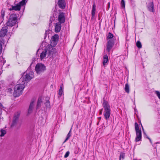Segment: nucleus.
<instances>
[{
  "label": "nucleus",
  "mask_w": 160,
  "mask_h": 160,
  "mask_svg": "<svg viewBox=\"0 0 160 160\" xmlns=\"http://www.w3.org/2000/svg\"><path fill=\"white\" fill-rule=\"evenodd\" d=\"M30 68H28L27 70L24 72L23 75L19 80V82L21 81L22 83L25 82V81L27 82L33 78V72L32 71H30Z\"/></svg>",
  "instance_id": "obj_1"
},
{
  "label": "nucleus",
  "mask_w": 160,
  "mask_h": 160,
  "mask_svg": "<svg viewBox=\"0 0 160 160\" xmlns=\"http://www.w3.org/2000/svg\"><path fill=\"white\" fill-rule=\"evenodd\" d=\"M17 19V15L14 13L10 15L8 21L5 25L12 30L14 28H12V27L16 24Z\"/></svg>",
  "instance_id": "obj_2"
},
{
  "label": "nucleus",
  "mask_w": 160,
  "mask_h": 160,
  "mask_svg": "<svg viewBox=\"0 0 160 160\" xmlns=\"http://www.w3.org/2000/svg\"><path fill=\"white\" fill-rule=\"evenodd\" d=\"M25 82L20 83L16 85L14 88V92L13 96L15 97H19L22 94L23 89H24Z\"/></svg>",
  "instance_id": "obj_3"
},
{
  "label": "nucleus",
  "mask_w": 160,
  "mask_h": 160,
  "mask_svg": "<svg viewBox=\"0 0 160 160\" xmlns=\"http://www.w3.org/2000/svg\"><path fill=\"white\" fill-rule=\"evenodd\" d=\"M102 106L104 109L103 113L104 117L106 120L109 118L111 114V109L108 102L103 99Z\"/></svg>",
  "instance_id": "obj_4"
},
{
  "label": "nucleus",
  "mask_w": 160,
  "mask_h": 160,
  "mask_svg": "<svg viewBox=\"0 0 160 160\" xmlns=\"http://www.w3.org/2000/svg\"><path fill=\"white\" fill-rule=\"evenodd\" d=\"M20 114L21 112L20 111H18L14 113L11 125V128H12L17 125L19 121Z\"/></svg>",
  "instance_id": "obj_5"
},
{
  "label": "nucleus",
  "mask_w": 160,
  "mask_h": 160,
  "mask_svg": "<svg viewBox=\"0 0 160 160\" xmlns=\"http://www.w3.org/2000/svg\"><path fill=\"white\" fill-rule=\"evenodd\" d=\"M10 29H11L9 28L5 24L2 28L0 31V38H1L2 43H4V40L2 38L6 35L8 31H11Z\"/></svg>",
  "instance_id": "obj_6"
},
{
  "label": "nucleus",
  "mask_w": 160,
  "mask_h": 160,
  "mask_svg": "<svg viewBox=\"0 0 160 160\" xmlns=\"http://www.w3.org/2000/svg\"><path fill=\"white\" fill-rule=\"evenodd\" d=\"M135 128L136 132V137L135 138L136 142H138L141 140L142 138V132L141 129H139L138 124L135 122Z\"/></svg>",
  "instance_id": "obj_7"
},
{
  "label": "nucleus",
  "mask_w": 160,
  "mask_h": 160,
  "mask_svg": "<svg viewBox=\"0 0 160 160\" xmlns=\"http://www.w3.org/2000/svg\"><path fill=\"white\" fill-rule=\"evenodd\" d=\"M35 71L38 74L43 72L46 70V67L41 63H38L35 66Z\"/></svg>",
  "instance_id": "obj_8"
},
{
  "label": "nucleus",
  "mask_w": 160,
  "mask_h": 160,
  "mask_svg": "<svg viewBox=\"0 0 160 160\" xmlns=\"http://www.w3.org/2000/svg\"><path fill=\"white\" fill-rule=\"evenodd\" d=\"M51 44L50 45H48L47 47L46 50H47L48 56L53 55L54 53L55 52L56 49Z\"/></svg>",
  "instance_id": "obj_9"
},
{
  "label": "nucleus",
  "mask_w": 160,
  "mask_h": 160,
  "mask_svg": "<svg viewBox=\"0 0 160 160\" xmlns=\"http://www.w3.org/2000/svg\"><path fill=\"white\" fill-rule=\"evenodd\" d=\"M114 40L113 39H109L108 40L107 44V50L108 52H109L111 49L114 46Z\"/></svg>",
  "instance_id": "obj_10"
},
{
  "label": "nucleus",
  "mask_w": 160,
  "mask_h": 160,
  "mask_svg": "<svg viewBox=\"0 0 160 160\" xmlns=\"http://www.w3.org/2000/svg\"><path fill=\"white\" fill-rule=\"evenodd\" d=\"M59 39V36L58 34H55L53 36L51 41L52 45L53 46H55L57 44L58 42Z\"/></svg>",
  "instance_id": "obj_11"
},
{
  "label": "nucleus",
  "mask_w": 160,
  "mask_h": 160,
  "mask_svg": "<svg viewBox=\"0 0 160 160\" xmlns=\"http://www.w3.org/2000/svg\"><path fill=\"white\" fill-rule=\"evenodd\" d=\"M58 20L60 23L61 24L64 22L65 18L64 13L60 12L59 13L58 18Z\"/></svg>",
  "instance_id": "obj_12"
},
{
  "label": "nucleus",
  "mask_w": 160,
  "mask_h": 160,
  "mask_svg": "<svg viewBox=\"0 0 160 160\" xmlns=\"http://www.w3.org/2000/svg\"><path fill=\"white\" fill-rule=\"evenodd\" d=\"M35 101V99L34 98H32L31 100L28 109V114H30L32 112L33 107L34 106V102Z\"/></svg>",
  "instance_id": "obj_13"
},
{
  "label": "nucleus",
  "mask_w": 160,
  "mask_h": 160,
  "mask_svg": "<svg viewBox=\"0 0 160 160\" xmlns=\"http://www.w3.org/2000/svg\"><path fill=\"white\" fill-rule=\"evenodd\" d=\"M58 4L59 7L62 9H64L66 6L65 0H58Z\"/></svg>",
  "instance_id": "obj_14"
},
{
  "label": "nucleus",
  "mask_w": 160,
  "mask_h": 160,
  "mask_svg": "<svg viewBox=\"0 0 160 160\" xmlns=\"http://www.w3.org/2000/svg\"><path fill=\"white\" fill-rule=\"evenodd\" d=\"M147 8L149 11L152 12H155L154 6L153 2H150L148 4Z\"/></svg>",
  "instance_id": "obj_15"
},
{
  "label": "nucleus",
  "mask_w": 160,
  "mask_h": 160,
  "mask_svg": "<svg viewBox=\"0 0 160 160\" xmlns=\"http://www.w3.org/2000/svg\"><path fill=\"white\" fill-rule=\"evenodd\" d=\"M11 7V8H10L9 9L10 11H12L13 10L15 11H20L21 9L20 7L18 4L16 6H12Z\"/></svg>",
  "instance_id": "obj_16"
},
{
  "label": "nucleus",
  "mask_w": 160,
  "mask_h": 160,
  "mask_svg": "<svg viewBox=\"0 0 160 160\" xmlns=\"http://www.w3.org/2000/svg\"><path fill=\"white\" fill-rule=\"evenodd\" d=\"M42 102V97H40L38 99V101L37 102V106H36V109H39L40 107L41 106V103Z\"/></svg>",
  "instance_id": "obj_17"
},
{
  "label": "nucleus",
  "mask_w": 160,
  "mask_h": 160,
  "mask_svg": "<svg viewBox=\"0 0 160 160\" xmlns=\"http://www.w3.org/2000/svg\"><path fill=\"white\" fill-rule=\"evenodd\" d=\"M61 23H56L55 28V32H60L61 29Z\"/></svg>",
  "instance_id": "obj_18"
},
{
  "label": "nucleus",
  "mask_w": 160,
  "mask_h": 160,
  "mask_svg": "<svg viewBox=\"0 0 160 160\" xmlns=\"http://www.w3.org/2000/svg\"><path fill=\"white\" fill-rule=\"evenodd\" d=\"M96 11V5L95 4L93 5L92 9V18L91 19H92L94 17L95 12Z\"/></svg>",
  "instance_id": "obj_19"
},
{
  "label": "nucleus",
  "mask_w": 160,
  "mask_h": 160,
  "mask_svg": "<svg viewBox=\"0 0 160 160\" xmlns=\"http://www.w3.org/2000/svg\"><path fill=\"white\" fill-rule=\"evenodd\" d=\"M47 54V52L46 50L42 51L40 55V58L42 60L43 59L46 57Z\"/></svg>",
  "instance_id": "obj_20"
},
{
  "label": "nucleus",
  "mask_w": 160,
  "mask_h": 160,
  "mask_svg": "<svg viewBox=\"0 0 160 160\" xmlns=\"http://www.w3.org/2000/svg\"><path fill=\"white\" fill-rule=\"evenodd\" d=\"M108 61V56L107 54L104 55L103 56V64L104 65H105Z\"/></svg>",
  "instance_id": "obj_21"
},
{
  "label": "nucleus",
  "mask_w": 160,
  "mask_h": 160,
  "mask_svg": "<svg viewBox=\"0 0 160 160\" xmlns=\"http://www.w3.org/2000/svg\"><path fill=\"white\" fill-rule=\"evenodd\" d=\"M114 37V36L110 32H109L107 37V39L108 40H109L111 39H113V38Z\"/></svg>",
  "instance_id": "obj_22"
},
{
  "label": "nucleus",
  "mask_w": 160,
  "mask_h": 160,
  "mask_svg": "<svg viewBox=\"0 0 160 160\" xmlns=\"http://www.w3.org/2000/svg\"><path fill=\"white\" fill-rule=\"evenodd\" d=\"M125 91L128 93L129 92V87L128 83L126 84L124 88Z\"/></svg>",
  "instance_id": "obj_23"
},
{
  "label": "nucleus",
  "mask_w": 160,
  "mask_h": 160,
  "mask_svg": "<svg viewBox=\"0 0 160 160\" xmlns=\"http://www.w3.org/2000/svg\"><path fill=\"white\" fill-rule=\"evenodd\" d=\"M72 130V128H71L70 131H69L67 135V137L65 140L63 142V143H65L70 138V136H71V132Z\"/></svg>",
  "instance_id": "obj_24"
},
{
  "label": "nucleus",
  "mask_w": 160,
  "mask_h": 160,
  "mask_svg": "<svg viewBox=\"0 0 160 160\" xmlns=\"http://www.w3.org/2000/svg\"><path fill=\"white\" fill-rule=\"evenodd\" d=\"M26 0H22L20 2L18 3V4L19 6L21 7L22 6H24L26 4Z\"/></svg>",
  "instance_id": "obj_25"
},
{
  "label": "nucleus",
  "mask_w": 160,
  "mask_h": 160,
  "mask_svg": "<svg viewBox=\"0 0 160 160\" xmlns=\"http://www.w3.org/2000/svg\"><path fill=\"white\" fill-rule=\"evenodd\" d=\"M0 132L1 133V134L0 135V137L3 136L6 133V131L5 130L2 129H1Z\"/></svg>",
  "instance_id": "obj_26"
},
{
  "label": "nucleus",
  "mask_w": 160,
  "mask_h": 160,
  "mask_svg": "<svg viewBox=\"0 0 160 160\" xmlns=\"http://www.w3.org/2000/svg\"><path fill=\"white\" fill-rule=\"evenodd\" d=\"M125 156V154L124 153L121 152L120 153L119 156V160H121V159H124Z\"/></svg>",
  "instance_id": "obj_27"
},
{
  "label": "nucleus",
  "mask_w": 160,
  "mask_h": 160,
  "mask_svg": "<svg viewBox=\"0 0 160 160\" xmlns=\"http://www.w3.org/2000/svg\"><path fill=\"white\" fill-rule=\"evenodd\" d=\"M136 46L138 48H141L142 47V45L141 42L139 41H138L136 42Z\"/></svg>",
  "instance_id": "obj_28"
},
{
  "label": "nucleus",
  "mask_w": 160,
  "mask_h": 160,
  "mask_svg": "<svg viewBox=\"0 0 160 160\" xmlns=\"http://www.w3.org/2000/svg\"><path fill=\"white\" fill-rule=\"evenodd\" d=\"M45 104L47 108H50V102L49 100H47Z\"/></svg>",
  "instance_id": "obj_29"
},
{
  "label": "nucleus",
  "mask_w": 160,
  "mask_h": 160,
  "mask_svg": "<svg viewBox=\"0 0 160 160\" xmlns=\"http://www.w3.org/2000/svg\"><path fill=\"white\" fill-rule=\"evenodd\" d=\"M63 92V91L62 90V86H61L60 87V88L59 89V90L58 94H59V95L60 96H61Z\"/></svg>",
  "instance_id": "obj_30"
},
{
  "label": "nucleus",
  "mask_w": 160,
  "mask_h": 160,
  "mask_svg": "<svg viewBox=\"0 0 160 160\" xmlns=\"http://www.w3.org/2000/svg\"><path fill=\"white\" fill-rule=\"evenodd\" d=\"M5 14V11L3 9H2L1 12V17L2 18H3L4 17Z\"/></svg>",
  "instance_id": "obj_31"
},
{
  "label": "nucleus",
  "mask_w": 160,
  "mask_h": 160,
  "mask_svg": "<svg viewBox=\"0 0 160 160\" xmlns=\"http://www.w3.org/2000/svg\"><path fill=\"white\" fill-rule=\"evenodd\" d=\"M121 6L122 8H124L125 7V2L124 0H121Z\"/></svg>",
  "instance_id": "obj_32"
},
{
  "label": "nucleus",
  "mask_w": 160,
  "mask_h": 160,
  "mask_svg": "<svg viewBox=\"0 0 160 160\" xmlns=\"http://www.w3.org/2000/svg\"><path fill=\"white\" fill-rule=\"evenodd\" d=\"M54 20V15H53V16L52 17H50V20H49V21H50V23H49V25H50L52 23V22Z\"/></svg>",
  "instance_id": "obj_33"
},
{
  "label": "nucleus",
  "mask_w": 160,
  "mask_h": 160,
  "mask_svg": "<svg viewBox=\"0 0 160 160\" xmlns=\"http://www.w3.org/2000/svg\"><path fill=\"white\" fill-rule=\"evenodd\" d=\"M155 93L157 95L158 98L160 100V92H159V91H156L155 92Z\"/></svg>",
  "instance_id": "obj_34"
},
{
  "label": "nucleus",
  "mask_w": 160,
  "mask_h": 160,
  "mask_svg": "<svg viewBox=\"0 0 160 160\" xmlns=\"http://www.w3.org/2000/svg\"><path fill=\"white\" fill-rule=\"evenodd\" d=\"M70 154V152L69 151H67L65 153L64 157L66 158H67L69 155Z\"/></svg>",
  "instance_id": "obj_35"
},
{
  "label": "nucleus",
  "mask_w": 160,
  "mask_h": 160,
  "mask_svg": "<svg viewBox=\"0 0 160 160\" xmlns=\"http://www.w3.org/2000/svg\"><path fill=\"white\" fill-rule=\"evenodd\" d=\"M6 90L8 92H9L10 93H12V89L11 88H8L6 89Z\"/></svg>",
  "instance_id": "obj_36"
},
{
  "label": "nucleus",
  "mask_w": 160,
  "mask_h": 160,
  "mask_svg": "<svg viewBox=\"0 0 160 160\" xmlns=\"http://www.w3.org/2000/svg\"><path fill=\"white\" fill-rule=\"evenodd\" d=\"M35 60V58H33L32 59V62L31 63V64H30V66H29V67L28 68H31V66L32 65V64L33 63V62Z\"/></svg>",
  "instance_id": "obj_37"
},
{
  "label": "nucleus",
  "mask_w": 160,
  "mask_h": 160,
  "mask_svg": "<svg viewBox=\"0 0 160 160\" xmlns=\"http://www.w3.org/2000/svg\"><path fill=\"white\" fill-rule=\"evenodd\" d=\"M102 111H103V109H102L99 112V114H102Z\"/></svg>",
  "instance_id": "obj_38"
},
{
  "label": "nucleus",
  "mask_w": 160,
  "mask_h": 160,
  "mask_svg": "<svg viewBox=\"0 0 160 160\" xmlns=\"http://www.w3.org/2000/svg\"><path fill=\"white\" fill-rule=\"evenodd\" d=\"M147 138L149 140L150 142L151 143L152 141H151V139L149 138L148 136H147Z\"/></svg>",
  "instance_id": "obj_39"
},
{
  "label": "nucleus",
  "mask_w": 160,
  "mask_h": 160,
  "mask_svg": "<svg viewBox=\"0 0 160 160\" xmlns=\"http://www.w3.org/2000/svg\"><path fill=\"white\" fill-rule=\"evenodd\" d=\"M147 138L149 140L150 142L151 143L152 141H151V139L149 138L148 136H147Z\"/></svg>",
  "instance_id": "obj_40"
},
{
  "label": "nucleus",
  "mask_w": 160,
  "mask_h": 160,
  "mask_svg": "<svg viewBox=\"0 0 160 160\" xmlns=\"http://www.w3.org/2000/svg\"><path fill=\"white\" fill-rule=\"evenodd\" d=\"M147 138L149 140L150 142L151 143L152 141H151V139L149 138L148 136H147Z\"/></svg>",
  "instance_id": "obj_41"
},
{
  "label": "nucleus",
  "mask_w": 160,
  "mask_h": 160,
  "mask_svg": "<svg viewBox=\"0 0 160 160\" xmlns=\"http://www.w3.org/2000/svg\"><path fill=\"white\" fill-rule=\"evenodd\" d=\"M47 32H48V31H46V32H45V37H46V36L47 35Z\"/></svg>",
  "instance_id": "obj_42"
},
{
  "label": "nucleus",
  "mask_w": 160,
  "mask_h": 160,
  "mask_svg": "<svg viewBox=\"0 0 160 160\" xmlns=\"http://www.w3.org/2000/svg\"><path fill=\"white\" fill-rule=\"evenodd\" d=\"M2 112V109L0 108V114H1Z\"/></svg>",
  "instance_id": "obj_43"
},
{
  "label": "nucleus",
  "mask_w": 160,
  "mask_h": 160,
  "mask_svg": "<svg viewBox=\"0 0 160 160\" xmlns=\"http://www.w3.org/2000/svg\"><path fill=\"white\" fill-rule=\"evenodd\" d=\"M101 119V117L98 118V119H99V120H100Z\"/></svg>",
  "instance_id": "obj_44"
},
{
  "label": "nucleus",
  "mask_w": 160,
  "mask_h": 160,
  "mask_svg": "<svg viewBox=\"0 0 160 160\" xmlns=\"http://www.w3.org/2000/svg\"><path fill=\"white\" fill-rule=\"evenodd\" d=\"M0 106H1L2 107V104L1 103H0Z\"/></svg>",
  "instance_id": "obj_45"
},
{
  "label": "nucleus",
  "mask_w": 160,
  "mask_h": 160,
  "mask_svg": "<svg viewBox=\"0 0 160 160\" xmlns=\"http://www.w3.org/2000/svg\"><path fill=\"white\" fill-rule=\"evenodd\" d=\"M142 129H144L143 128V126L142 125Z\"/></svg>",
  "instance_id": "obj_46"
},
{
  "label": "nucleus",
  "mask_w": 160,
  "mask_h": 160,
  "mask_svg": "<svg viewBox=\"0 0 160 160\" xmlns=\"http://www.w3.org/2000/svg\"><path fill=\"white\" fill-rule=\"evenodd\" d=\"M108 7H109V5H110V2H109L108 3Z\"/></svg>",
  "instance_id": "obj_47"
},
{
  "label": "nucleus",
  "mask_w": 160,
  "mask_h": 160,
  "mask_svg": "<svg viewBox=\"0 0 160 160\" xmlns=\"http://www.w3.org/2000/svg\"><path fill=\"white\" fill-rule=\"evenodd\" d=\"M142 131H143V133H144L145 132H144V129H142Z\"/></svg>",
  "instance_id": "obj_48"
},
{
  "label": "nucleus",
  "mask_w": 160,
  "mask_h": 160,
  "mask_svg": "<svg viewBox=\"0 0 160 160\" xmlns=\"http://www.w3.org/2000/svg\"><path fill=\"white\" fill-rule=\"evenodd\" d=\"M142 131H143V133H144L145 132H144V129H142Z\"/></svg>",
  "instance_id": "obj_49"
},
{
  "label": "nucleus",
  "mask_w": 160,
  "mask_h": 160,
  "mask_svg": "<svg viewBox=\"0 0 160 160\" xmlns=\"http://www.w3.org/2000/svg\"><path fill=\"white\" fill-rule=\"evenodd\" d=\"M143 133L144 134H145V135H146V133H145V132H144V133Z\"/></svg>",
  "instance_id": "obj_50"
},
{
  "label": "nucleus",
  "mask_w": 160,
  "mask_h": 160,
  "mask_svg": "<svg viewBox=\"0 0 160 160\" xmlns=\"http://www.w3.org/2000/svg\"><path fill=\"white\" fill-rule=\"evenodd\" d=\"M133 160H137V159H134Z\"/></svg>",
  "instance_id": "obj_51"
},
{
  "label": "nucleus",
  "mask_w": 160,
  "mask_h": 160,
  "mask_svg": "<svg viewBox=\"0 0 160 160\" xmlns=\"http://www.w3.org/2000/svg\"><path fill=\"white\" fill-rule=\"evenodd\" d=\"M146 136V138H147V136H148L147 135H145Z\"/></svg>",
  "instance_id": "obj_52"
},
{
  "label": "nucleus",
  "mask_w": 160,
  "mask_h": 160,
  "mask_svg": "<svg viewBox=\"0 0 160 160\" xmlns=\"http://www.w3.org/2000/svg\"><path fill=\"white\" fill-rule=\"evenodd\" d=\"M18 27V25H17V27H16V28H17Z\"/></svg>",
  "instance_id": "obj_53"
},
{
  "label": "nucleus",
  "mask_w": 160,
  "mask_h": 160,
  "mask_svg": "<svg viewBox=\"0 0 160 160\" xmlns=\"http://www.w3.org/2000/svg\"><path fill=\"white\" fill-rule=\"evenodd\" d=\"M131 1H132V0H131Z\"/></svg>",
  "instance_id": "obj_54"
}]
</instances>
